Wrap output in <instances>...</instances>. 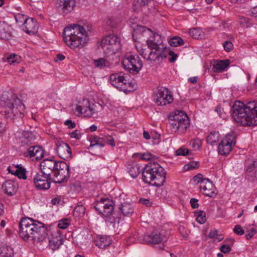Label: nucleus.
Returning <instances> with one entry per match:
<instances>
[{"label":"nucleus","instance_id":"36","mask_svg":"<svg viewBox=\"0 0 257 257\" xmlns=\"http://www.w3.org/2000/svg\"><path fill=\"white\" fill-rule=\"evenodd\" d=\"M186 118L189 117L187 114L182 110H176L175 111L174 114H172L169 116V118L171 119L170 121H175V120H177L179 119H181L182 120L184 119V118H185L186 119Z\"/></svg>","mask_w":257,"mask_h":257},{"label":"nucleus","instance_id":"57","mask_svg":"<svg viewBox=\"0 0 257 257\" xmlns=\"http://www.w3.org/2000/svg\"><path fill=\"white\" fill-rule=\"evenodd\" d=\"M223 47L226 51L230 52L233 49V45L230 41H225L223 43Z\"/></svg>","mask_w":257,"mask_h":257},{"label":"nucleus","instance_id":"37","mask_svg":"<svg viewBox=\"0 0 257 257\" xmlns=\"http://www.w3.org/2000/svg\"><path fill=\"white\" fill-rule=\"evenodd\" d=\"M220 135L218 132H211L207 137V142L211 145H213L219 140Z\"/></svg>","mask_w":257,"mask_h":257},{"label":"nucleus","instance_id":"29","mask_svg":"<svg viewBox=\"0 0 257 257\" xmlns=\"http://www.w3.org/2000/svg\"><path fill=\"white\" fill-rule=\"evenodd\" d=\"M112 242L110 237L106 235H98L94 240L95 244L100 248L109 246Z\"/></svg>","mask_w":257,"mask_h":257},{"label":"nucleus","instance_id":"7","mask_svg":"<svg viewBox=\"0 0 257 257\" xmlns=\"http://www.w3.org/2000/svg\"><path fill=\"white\" fill-rule=\"evenodd\" d=\"M100 46L106 55H112L120 49V40L115 35H109L102 39Z\"/></svg>","mask_w":257,"mask_h":257},{"label":"nucleus","instance_id":"39","mask_svg":"<svg viewBox=\"0 0 257 257\" xmlns=\"http://www.w3.org/2000/svg\"><path fill=\"white\" fill-rule=\"evenodd\" d=\"M90 236L88 233H80L77 236V240L79 243L81 245L86 244L90 240Z\"/></svg>","mask_w":257,"mask_h":257},{"label":"nucleus","instance_id":"5","mask_svg":"<svg viewBox=\"0 0 257 257\" xmlns=\"http://www.w3.org/2000/svg\"><path fill=\"white\" fill-rule=\"evenodd\" d=\"M143 180L153 186L163 185L166 180V172L159 164L150 163L147 164L142 172Z\"/></svg>","mask_w":257,"mask_h":257},{"label":"nucleus","instance_id":"24","mask_svg":"<svg viewBox=\"0 0 257 257\" xmlns=\"http://www.w3.org/2000/svg\"><path fill=\"white\" fill-rule=\"evenodd\" d=\"M147 35L149 36L146 42L150 49H157L159 47V46L161 43V37L160 35L152 31L151 34H148Z\"/></svg>","mask_w":257,"mask_h":257},{"label":"nucleus","instance_id":"32","mask_svg":"<svg viewBox=\"0 0 257 257\" xmlns=\"http://www.w3.org/2000/svg\"><path fill=\"white\" fill-rule=\"evenodd\" d=\"M230 64V61L226 59L216 61L212 67L214 72L219 73L225 71Z\"/></svg>","mask_w":257,"mask_h":257},{"label":"nucleus","instance_id":"21","mask_svg":"<svg viewBox=\"0 0 257 257\" xmlns=\"http://www.w3.org/2000/svg\"><path fill=\"white\" fill-rule=\"evenodd\" d=\"M75 0H57V8L64 14L71 12L75 6Z\"/></svg>","mask_w":257,"mask_h":257},{"label":"nucleus","instance_id":"35","mask_svg":"<svg viewBox=\"0 0 257 257\" xmlns=\"http://www.w3.org/2000/svg\"><path fill=\"white\" fill-rule=\"evenodd\" d=\"M13 249L8 245H3L0 247V257H13Z\"/></svg>","mask_w":257,"mask_h":257},{"label":"nucleus","instance_id":"15","mask_svg":"<svg viewBox=\"0 0 257 257\" xmlns=\"http://www.w3.org/2000/svg\"><path fill=\"white\" fill-rule=\"evenodd\" d=\"M56 153L62 159L69 160L72 157L71 149L69 146L64 142L58 140L56 142Z\"/></svg>","mask_w":257,"mask_h":257},{"label":"nucleus","instance_id":"42","mask_svg":"<svg viewBox=\"0 0 257 257\" xmlns=\"http://www.w3.org/2000/svg\"><path fill=\"white\" fill-rule=\"evenodd\" d=\"M104 140L103 138H95L93 141H91V144L89 148H92L95 146H98L99 148H102L104 146Z\"/></svg>","mask_w":257,"mask_h":257},{"label":"nucleus","instance_id":"4","mask_svg":"<svg viewBox=\"0 0 257 257\" xmlns=\"http://www.w3.org/2000/svg\"><path fill=\"white\" fill-rule=\"evenodd\" d=\"M143 180L153 186L163 185L166 180V172L159 164L150 163L147 164L142 172Z\"/></svg>","mask_w":257,"mask_h":257},{"label":"nucleus","instance_id":"51","mask_svg":"<svg viewBox=\"0 0 257 257\" xmlns=\"http://www.w3.org/2000/svg\"><path fill=\"white\" fill-rule=\"evenodd\" d=\"M206 220L205 213L203 212H200L197 213L196 215V221L200 224H203Z\"/></svg>","mask_w":257,"mask_h":257},{"label":"nucleus","instance_id":"18","mask_svg":"<svg viewBox=\"0 0 257 257\" xmlns=\"http://www.w3.org/2000/svg\"><path fill=\"white\" fill-rule=\"evenodd\" d=\"M165 239V235L157 230L145 234L143 237L144 241L146 243L151 245L159 244L163 242Z\"/></svg>","mask_w":257,"mask_h":257},{"label":"nucleus","instance_id":"2","mask_svg":"<svg viewBox=\"0 0 257 257\" xmlns=\"http://www.w3.org/2000/svg\"><path fill=\"white\" fill-rule=\"evenodd\" d=\"M234 120L243 126L257 125V101L243 102L236 101L232 107Z\"/></svg>","mask_w":257,"mask_h":257},{"label":"nucleus","instance_id":"31","mask_svg":"<svg viewBox=\"0 0 257 257\" xmlns=\"http://www.w3.org/2000/svg\"><path fill=\"white\" fill-rule=\"evenodd\" d=\"M144 168L136 161H132L130 167V175L133 178H136L144 171Z\"/></svg>","mask_w":257,"mask_h":257},{"label":"nucleus","instance_id":"63","mask_svg":"<svg viewBox=\"0 0 257 257\" xmlns=\"http://www.w3.org/2000/svg\"><path fill=\"white\" fill-rule=\"evenodd\" d=\"M64 124L68 125L69 128H73L76 126V124L71 120H67Z\"/></svg>","mask_w":257,"mask_h":257},{"label":"nucleus","instance_id":"46","mask_svg":"<svg viewBox=\"0 0 257 257\" xmlns=\"http://www.w3.org/2000/svg\"><path fill=\"white\" fill-rule=\"evenodd\" d=\"M94 64L96 67L100 69L107 66V62L104 58L94 60Z\"/></svg>","mask_w":257,"mask_h":257},{"label":"nucleus","instance_id":"55","mask_svg":"<svg viewBox=\"0 0 257 257\" xmlns=\"http://www.w3.org/2000/svg\"><path fill=\"white\" fill-rule=\"evenodd\" d=\"M141 0H137L134 2L133 10L134 12H139L143 7V6L141 5Z\"/></svg>","mask_w":257,"mask_h":257},{"label":"nucleus","instance_id":"62","mask_svg":"<svg viewBox=\"0 0 257 257\" xmlns=\"http://www.w3.org/2000/svg\"><path fill=\"white\" fill-rule=\"evenodd\" d=\"M138 88V84L135 82H130V92L134 91Z\"/></svg>","mask_w":257,"mask_h":257},{"label":"nucleus","instance_id":"43","mask_svg":"<svg viewBox=\"0 0 257 257\" xmlns=\"http://www.w3.org/2000/svg\"><path fill=\"white\" fill-rule=\"evenodd\" d=\"M189 145L195 151L198 150L202 145V142L200 139L196 138L192 140L189 142Z\"/></svg>","mask_w":257,"mask_h":257},{"label":"nucleus","instance_id":"60","mask_svg":"<svg viewBox=\"0 0 257 257\" xmlns=\"http://www.w3.org/2000/svg\"><path fill=\"white\" fill-rule=\"evenodd\" d=\"M70 137L72 138H75L76 139H80L81 138V134L80 132L78 130H75L70 133Z\"/></svg>","mask_w":257,"mask_h":257},{"label":"nucleus","instance_id":"22","mask_svg":"<svg viewBox=\"0 0 257 257\" xmlns=\"http://www.w3.org/2000/svg\"><path fill=\"white\" fill-rule=\"evenodd\" d=\"M44 151L39 146L30 147L25 153L26 156H29L33 160H40L44 156Z\"/></svg>","mask_w":257,"mask_h":257},{"label":"nucleus","instance_id":"3","mask_svg":"<svg viewBox=\"0 0 257 257\" xmlns=\"http://www.w3.org/2000/svg\"><path fill=\"white\" fill-rule=\"evenodd\" d=\"M63 39L71 48L75 49L83 47L87 42L88 37L83 26L73 24L64 28Z\"/></svg>","mask_w":257,"mask_h":257},{"label":"nucleus","instance_id":"27","mask_svg":"<svg viewBox=\"0 0 257 257\" xmlns=\"http://www.w3.org/2000/svg\"><path fill=\"white\" fill-rule=\"evenodd\" d=\"M19 139L22 146H29L33 144L36 138L32 132L23 131L19 137Z\"/></svg>","mask_w":257,"mask_h":257},{"label":"nucleus","instance_id":"50","mask_svg":"<svg viewBox=\"0 0 257 257\" xmlns=\"http://www.w3.org/2000/svg\"><path fill=\"white\" fill-rule=\"evenodd\" d=\"M70 221L68 218L62 219L59 221L58 227L61 229L66 228L70 224Z\"/></svg>","mask_w":257,"mask_h":257},{"label":"nucleus","instance_id":"52","mask_svg":"<svg viewBox=\"0 0 257 257\" xmlns=\"http://www.w3.org/2000/svg\"><path fill=\"white\" fill-rule=\"evenodd\" d=\"M206 179L207 178H203L202 174H198L197 175L193 177V180L196 184H199L200 185H202V183H203L204 180Z\"/></svg>","mask_w":257,"mask_h":257},{"label":"nucleus","instance_id":"19","mask_svg":"<svg viewBox=\"0 0 257 257\" xmlns=\"http://www.w3.org/2000/svg\"><path fill=\"white\" fill-rule=\"evenodd\" d=\"M59 161H55L51 159H46L41 163V170L43 173L51 176L52 172H54Z\"/></svg>","mask_w":257,"mask_h":257},{"label":"nucleus","instance_id":"13","mask_svg":"<svg viewBox=\"0 0 257 257\" xmlns=\"http://www.w3.org/2000/svg\"><path fill=\"white\" fill-rule=\"evenodd\" d=\"M33 182L37 189L48 190L51 185V176L40 171L34 176Z\"/></svg>","mask_w":257,"mask_h":257},{"label":"nucleus","instance_id":"14","mask_svg":"<svg viewBox=\"0 0 257 257\" xmlns=\"http://www.w3.org/2000/svg\"><path fill=\"white\" fill-rule=\"evenodd\" d=\"M155 99L158 105H165L172 103L173 101V97L168 89L164 88L158 91Z\"/></svg>","mask_w":257,"mask_h":257},{"label":"nucleus","instance_id":"23","mask_svg":"<svg viewBox=\"0 0 257 257\" xmlns=\"http://www.w3.org/2000/svg\"><path fill=\"white\" fill-rule=\"evenodd\" d=\"M150 49L151 51L148 55L146 53L143 54L144 58H147L148 60L151 61L158 62V63L161 62L164 55L160 48L158 47L157 49Z\"/></svg>","mask_w":257,"mask_h":257},{"label":"nucleus","instance_id":"16","mask_svg":"<svg viewBox=\"0 0 257 257\" xmlns=\"http://www.w3.org/2000/svg\"><path fill=\"white\" fill-rule=\"evenodd\" d=\"M199 188L200 192L206 196L214 198L217 195L216 187L209 179H204Z\"/></svg>","mask_w":257,"mask_h":257},{"label":"nucleus","instance_id":"47","mask_svg":"<svg viewBox=\"0 0 257 257\" xmlns=\"http://www.w3.org/2000/svg\"><path fill=\"white\" fill-rule=\"evenodd\" d=\"M119 209L124 216H127L128 215V203L126 202H121Z\"/></svg>","mask_w":257,"mask_h":257},{"label":"nucleus","instance_id":"17","mask_svg":"<svg viewBox=\"0 0 257 257\" xmlns=\"http://www.w3.org/2000/svg\"><path fill=\"white\" fill-rule=\"evenodd\" d=\"M190 125L189 118L184 119H178L175 121H170L168 126L172 132L178 131L181 133H184Z\"/></svg>","mask_w":257,"mask_h":257},{"label":"nucleus","instance_id":"30","mask_svg":"<svg viewBox=\"0 0 257 257\" xmlns=\"http://www.w3.org/2000/svg\"><path fill=\"white\" fill-rule=\"evenodd\" d=\"M2 189L5 193L12 196L16 193L18 187L14 182L8 180L3 184Z\"/></svg>","mask_w":257,"mask_h":257},{"label":"nucleus","instance_id":"10","mask_svg":"<svg viewBox=\"0 0 257 257\" xmlns=\"http://www.w3.org/2000/svg\"><path fill=\"white\" fill-rule=\"evenodd\" d=\"M235 136L233 134L226 135L218 145V154L224 156L228 155L235 145Z\"/></svg>","mask_w":257,"mask_h":257},{"label":"nucleus","instance_id":"9","mask_svg":"<svg viewBox=\"0 0 257 257\" xmlns=\"http://www.w3.org/2000/svg\"><path fill=\"white\" fill-rule=\"evenodd\" d=\"M54 182L56 183L67 182L70 177L69 165L64 161H59L54 172Z\"/></svg>","mask_w":257,"mask_h":257},{"label":"nucleus","instance_id":"28","mask_svg":"<svg viewBox=\"0 0 257 257\" xmlns=\"http://www.w3.org/2000/svg\"><path fill=\"white\" fill-rule=\"evenodd\" d=\"M12 28L5 22H0V38L8 40L12 36Z\"/></svg>","mask_w":257,"mask_h":257},{"label":"nucleus","instance_id":"40","mask_svg":"<svg viewBox=\"0 0 257 257\" xmlns=\"http://www.w3.org/2000/svg\"><path fill=\"white\" fill-rule=\"evenodd\" d=\"M7 61L10 65H16L20 63L21 57L15 54H11L8 58Z\"/></svg>","mask_w":257,"mask_h":257},{"label":"nucleus","instance_id":"59","mask_svg":"<svg viewBox=\"0 0 257 257\" xmlns=\"http://www.w3.org/2000/svg\"><path fill=\"white\" fill-rule=\"evenodd\" d=\"M220 250L223 253H228L231 251V247L229 245L227 244H224L220 246Z\"/></svg>","mask_w":257,"mask_h":257},{"label":"nucleus","instance_id":"1","mask_svg":"<svg viewBox=\"0 0 257 257\" xmlns=\"http://www.w3.org/2000/svg\"><path fill=\"white\" fill-rule=\"evenodd\" d=\"M19 235L25 240L35 242L46 241L47 233L44 224L30 218H23L19 223Z\"/></svg>","mask_w":257,"mask_h":257},{"label":"nucleus","instance_id":"38","mask_svg":"<svg viewBox=\"0 0 257 257\" xmlns=\"http://www.w3.org/2000/svg\"><path fill=\"white\" fill-rule=\"evenodd\" d=\"M169 44L171 46L178 47L183 45L184 41L181 37L175 36L170 39Z\"/></svg>","mask_w":257,"mask_h":257},{"label":"nucleus","instance_id":"48","mask_svg":"<svg viewBox=\"0 0 257 257\" xmlns=\"http://www.w3.org/2000/svg\"><path fill=\"white\" fill-rule=\"evenodd\" d=\"M85 213V208L83 206H78L75 208L74 215L76 217L83 216Z\"/></svg>","mask_w":257,"mask_h":257},{"label":"nucleus","instance_id":"34","mask_svg":"<svg viewBox=\"0 0 257 257\" xmlns=\"http://www.w3.org/2000/svg\"><path fill=\"white\" fill-rule=\"evenodd\" d=\"M16 168L15 170H13L10 167H9L8 170L9 173L16 175L19 178L25 180L27 178L26 169L20 165H17Z\"/></svg>","mask_w":257,"mask_h":257},{"label":"nucleus","instance_id":"49","mask_svg":"<svg viewBox=\"0 0 257 257\" xmlns=\"http://www.w3.org/2000/svg\"><path fill=\"white\" fill-rule=\"evenodd\" d=\"M199 166V163L198 162L192 161L186 164L184 168L186 171H189L191 170H193L196 168H197Z\"/></svg>","mask_w":257,"mask_h":257},{"label":"nucleus","instance_id":"8","mask_svg":"<svg viewBox=\"0 0 257 257\" xmlns=\"http://www.w3.org/2000/svg\"><path fill=\"white\" fill-rule=\"evenodd\" d=\"M94 208L105 217H110L114 210V202L108 198H101L94 203Z\"/></svg>","mask_w":257,"mask_h":257},{"label":"nucleus","instance_id":"64","mask_svg":"<svg viewBox=\"0 0 257 257\" xmlns=\"http://www.w3.org/2000/svg\"><path fill=\"white\" fill-rule=\"evenodd\" d=\"M249 13L250 16L257 18V6L252 8Z\"/></svg>","mask_w":257,"mask_h":257},{"label":"nucleus","instance_id":"25","mask_svg":"<svg viewBox=\"0 0 257 257\" xmlns=\"http://www.w3.org/2000/svg\"><path fill=\"white\" fill-rule=\"evenodd\" d=\"M133 29L132 36L135 41H137L140 39L141 36L147 37L148 34L152 33V31L145 26H137Z\"/></svg>","mask_w":257,"mask_h":257},{"label":"nucleus","instance_id":"61","mask_svg":"<svg viewBox=\"0 0 257 257\" xmlns=\"http://www.w3.org/2000/svg\"><path fill=\"white\" fill-rule=\"evenodd\" d=\"M169 54L171 56V57L169 59V62L171 63L174 62L176 60L177 57V54H175V53L172 51H169Z\"/></svg>","mask_w":257,"mask_h":257},{"label":"nucleus","instance_id":"44","mask_svg":"<svg viewBox=\"0 0 257 257\" xmlns=\"http://www.w3.org/2000/svg\"><path fill=\"white\" fill-rule=\"evenodd\" d=\"M189 34L192 38L198 39L201 35L202 31L199 28H194L190 29L189 31Z\"/></svg>","mask_w":257,"mask_h":257},{"label":"nucleus","instance_id":"11","mask_svg":"<svg viewBox=\"0 0 257 257\" xmlns=\"http://www.w3.org/2000/svg\"><path fill=\"white\" fill-rule=\"evenodd\" d=\"M109 80L114 87L125 94H128V82L125 78L122 72L111 74L110 76Z\"/></svg>","mask_w":257,"mask_h":257},{"label":"nucleus","instance_id":"33","mask_svg":"<svg viewBox=\"0 0 257 257\" xmlns=\"http://www.w3.org/2000/svg\"><path fill=\"white\" fill-rule=\"evenodd\" d=\"M46 240H48L49 245L53 250L58 249L60 246L63 244V239L60 236L53 237L51 239L46 237Z\"/></svg>","mask_w":257,"mask_h":257},{"label":"nucleus","instance_id":"54","mask_svg":"<svg viewBox=\"0 0 257 257\" xmlns=\"http://www.w3.org/2000/svg\"><path fill=\"white\" fill-rule=\"evenodd\" d=\"M156 158V156L148 152L144 153L142 155V160H143L150 161L154 160Z\"/></svg>","mask_w":257,"mask_h":257},{"label":"nucleus","instance_id":"20","mask_svg":"<svg viewBox=\"0 0 257 257\" xmlns=\"http://www.w3.org/2000/svg\"><path fill=\"white\" fill-rule=\"evenodd\" d=\"M142 66V62L138 55H130V73L134 75L138 74Z\"/></svg>","mask_w":257,"mask_h":257},{"label":"nucleus","instance_id":"53","mask_svg":"<svg viewBox=\"0 0 257 257\" xmlns=\"http://www.w3.org/2000/svg\"><path fill=\"white\" fill-rule=\"evenodd\" d=\"M238 22L242 27H248L250 25L249 19L244 17H240Z\"/></svg>","mask_w":257,"mask_h":257},{"label":"nucleus","instance_id":"26","mask_svg":"<svg viewBox=\"0 0 257 257\" xmlns=\"http://www.w3.org/2000/svg\"><path fill=\"white\" fill-rule=\"evenodd\" d=\"M38 26L37 21L34 18H28L23 27V29L29 34H35L37 32Z\"/></svg>","mask_w":257,"mask_h":257},{"label":"nucleus","instance_id":"58","mask_svg":"<svg viewBox=\"0 0 257 257\" xmlns=\"http://www.w3.org/2000/svg\"><path fill=\"white\" fill-rule=\"evenodd\" d=\"M234 232L237 235H241L244 233L243 229L240 225H236L233 229Z\"/></svg>","mask_w":257,"mask_h":257},{"label":"nucleus","instance_id":"45","mask_svg":"<svg viewBox=\"0 0 257 257\" xmlns=\"http://www.w3.org/2000/svg\"><path fill=\"white\" fill-rule=\"evenodd\" d=\"M208 237L210 238H214V241L219 242L223 239V236L221 234H218L216 230H211L208 234Z\"/></svg>","mask_w":257,"mask_h":257},{"label":"nucleus","instance_id":"56","mask_svg":"<svg viewBox=\"0 0 257 257\" xmlns=\"http://www.w3.org/2000/svg\"><path fill=\"white\" fill-rule=\"evenodd\" d=\"M189 154V150L184 148H180L176 151V155L177 156H185Z\"/></svg>","mask_w":257,"mask_h":257},{"label":"nucleus","instance_id":"6","mask_svg":"<svg viewBox=\"0 0 257 257\" xmlns=\"http://www.w3.org/2000/svg\"><path fill=\"white\" fill-rule=\"evenodd\" d=\"M4 95L3 101L8 106L9 110L5 111L6 114L8 117H11L12 115L16 116L21 115L25 109V106L21 100L16 94H11L10 98H6Z\"/></svg>","mask_w":257,"mask_h":257},{"label":"nucleus","instance_id":"41","mask_svg":"<svg viewBox=\"0 0 257 257\" xmlns=\"http://www.w3.org/2000/svg\"><path fill=\"white\" fill-rule=\"evenodd\" d=\"M28 19V18H27V17L23 14H18L15 16V20L16 23L20 26L23 27L25 24V22H26V20H27Z\"/></svg>","mask_w":257,"mask_h":257},{"label":"nucleus","instance_id":"12","mask_svg":"<svg viewBox=\"0 0 257 257\" xmlns=\"http://www.w3.org/2000/svg\"><path fill=\"white\" fill-rule=\"evenodd\" d=\"M96 105L90 103L87 99H83L78 103L75 108V110L79 114L86 117H92L96 112Z\"/></svg>","mask_w":257,"mask_h":257}]
</instances>
